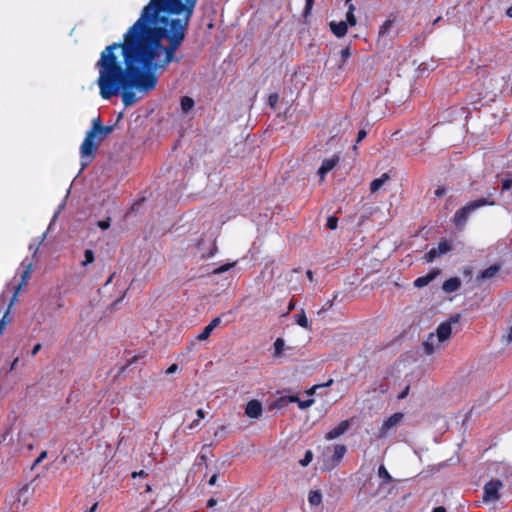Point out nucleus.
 I'll use <instances>...</instances> for the list:
<instances>
[{
  "label": "nucleus",
  "instance_id": "nucleus-17",
  "mask_svg": "<svg viewBox=\"0 0 512 512\" xmlns=\"http://www.w3.org/2000/svg\"><path fill=\"white\" fill-rule=\"evenodd\" d=\"M388 179L389 175L387 173H384L381 177L374 179L370 184L371 193L377 192Z\"/></svg>",
  "mask_w": 512,
  "mask_h": 512
},
{
  "label": "nucleus",
  "instance_id": "nucleus-11",
  "mask_svg": "<svg viewBox=\"0 0 512 512\" xmlns=\"http://www.w3.org/2000/svg\"><path fill=\"white\" fill-rule=\"evenodd\" d=\"M500 269H501V265H499V264H492L491 266H489L485 270L481 271L477 275L476 281L480 282V281H484V280H487V279H491V278H493V277H495L497 275V273L500 271Z\"/></svg>",
  "mask_w": 512,
  "mask_h": 512
},
{
  "label": "nucleus",
  "instance_id": "nucleus-55",
  "mask_svg": "<svg viewBox=\"0 0 512 512\" xmlns=\"http://www.w3.org/2000/svg\"><path fill=\"white\" fill-rule=\"evenodd\" d=\"M295 309V302L293 300L290 301L289 305H288V311H292Z\"/></svg>",
  "mask_w": 512,
  "mask_h": 512
},
{
  "label": "nucleus",
  "instance_id": "nucleus-40",
  "mask_svg": "<svg viewBox=\"0 0 512 512\" xmlns=\"http://www.w3.org/2000/svg\"><path fill=\"white\" fill-rule=\"evenodd\" d=\"M367 135V132L364 129H360L357 135V143H360Z\"/></svg>",
  "mask_w": 512,
  "mask_h": 512
},
{
  "label": "nucleus",
  "instance_id": "nucleus-3",
  "mask_svg": "<svg viewBox=\"0 0 512 512\" xmlns=\"http://www.w3.org/2000/svg\"><path fill=\"white\" fill-rule=\"evenodd\" d=\"M494 205L493 201H489L487 198H480L474 201H471L467 203L462 208L458 209L452 219V222L454 225L461 229L465 226L469 215L477 210L478 208L484 207V206H492Z\"/></svg>",
  "mask_w": 512,
  "mask_h": 512
},
{
  "label": "nucleus",
  "instance_id": "nucleus-18",
  "mask_svg": "<svg viewBox=\"0 0 512 512\" xmlns=\"http://www.w3.org/2000/svg\"><path fill=\"white\" fill-rule=\"evenodd\" d=\"M181 110L184 113H188L190 110L193 109L195 102L194 100L189 96H183L180 100Z\"/></svg>",
  "mask_w": 512,
  "mask_h": 512
},
{
  "label": "nucleus",
  "instance_id": "nucleus-41",
  "mask_svg": "<svg viewBox=\"0 0 512 512\" xmlns=\"http://www.w3.org/2000/svg\"><path fill=\"white\" fill-rule=\"evenodd\" d=\"M446 194V189L444 187H439L435 190V197L440 198Z\"/></svg>",
  "mask_w": 512,
  "mask_h": 512
},
{
  "label": "nucleus",
  "instance_id": "nucleus-15",
  "mask_svg": "<svg viewBox=\"0 0 512 512\" xmlns=\"http://www.w3.org/2000/svg\"><path fill=\"white\" fill-rule=\"evenodd\" d=\"M437 338L434 333H430L423 341L422 345L426 354L430 355L435 351V343Z\"/></svg>",
  "mask_w": 512,
  "mask_h": 512
},
{
  "label": "nucleus",
  "instance_id": "nucleus-47",
  "mask_svg": "<svg viewBox=\"0 0 512 512\" xmlns=\"http://www.w3.org/2000/svg\"><path fill=\"white\" fill-rule=\"evenodd\" d=\"M46 457H47V452H46V451L41 452V453H40V455L38 456V458L36 459L35 464L40 463V462H41V461H43Z\"/></svg>",
  "mask_w": 512,
  "mask_h": 512
},
{
  "label": "nucleus",
  "instance_id": "nucleus-60",
  "mask_svg": "<svg viewBox=\"0 0 512 512\" xmlns=\"http://www.w3.org/2000/svg\"><path fill=\"white\" fill-rule=\"evenodd\" d=\"M151 491V486L150 485H147L146 486V492H150Z\"/></svg>",
  "mask_w": 512,
  "mask_h": 512
},
{
  "label": "nucleus",
  "instance_id": "nucleus-36",
  "mask_svg": "<svg viewBox=\"0 0 512 512\" xmlns=\"http://www.w3.org/2000/svg\"><path fill=\"white\" fill-rule=\"evenodd\" d=\"M313 4H314V0H306L305 9H304L305 15L310 13V11L312 10Z\"/></svg>",
  "mask_w": 512,
  "mask_h": 512
},
{
  "label": "nucleus",
  "instance_id": "nucleus-46",
  "mask_svg": "<svg viewBox=\"0 0 512 512\" xmlns=\"http://www.w3.org/2000/svg\"><path fill=\"white\" fill-rule=\"evenodd\" d=\"M199 423H200V420H199V419H195V420H193V421L189 424L188 428H189L190 430H193V429H195V428H197V427L199 426Z\"/></svg>",
  "mask_w": 512,
  "mask_h": 512
},
{
  "label": "nucleus",
  "instance_id": "nucleus-32",
  "mask_svg": "<svg viewBox=\"0 0 512 512\" xmlns=\"http://www.w3.org/2000/svg\"><path fill=\"white\" fill-rule=\"evenodd\" d=\"M312 459H313V453H312V451L307 450V451H306V453H305V455H304V458H303V459H301V460L299 461V463H300V465H301V466H307L308 464H310V463H311Z\"/></svg>",
  "mask_w": 512,
  "mask_h": 512
},
{
  "label": "nucleus",
  "instance_id": "nucleus-24",
  "mask_svg": "<svg viewBox=\"0 0 512 512\" xmlns=\"http://www.w3.org/2000/svg\"><path fill=\"white\" fill-rule=\"evenodd\" d=\"M84 261L82 262V266H87L88 264H91L95 260L94 252L91 249H86L84 253Z\"/></svg>",
  "mask_w": 512,
  "mask_h": 512
},
{
  "label": "nucleus",
  "instance_id": "nucleus-31",
  "mask_svg": "<svg viewBox=\"0 0 512 512\" xmlns=\"http://www.w3.org/2000/svg\"><path fill=\"white\" fill-rule=\"evenodd\" d=\"M327 228L335 230L338 226V218L336 216H329L326 222Z\"/></svg>",
  "mask_w": 512,
  "mask_h": 512
},
{
  "label": "nucleus",
  "instance_id": "nucleus-49",
  "mask_svg": "<svg viewBox=\"0 0 512 512\" xmlns=\"http://www.w3.org/2000/svg\"><path fill=\"white\" fill-rule=\"evenodd\" d=\"M408 392H409V386H407L399 395H398V399H404L407 395H408Z\"/></svg>",
  "mask_w": 512,
  "mask_h": 512
},
{
  "label": "nucleus",
  "instance_id": "nucleus-44",
  "mask_svg": "<svg viewBox=\"0 0 512 512\" xmlns=\"http://www.w3.org/2000/svg\"><path fill=\"white\" fill-rule=\"evenodd\" d=\"M41 348H42V345H41L40 343H37V344L33 347L32 351H31V355H32V356L37 355V354H38V352L41 350Z\"/></svg>",
  "mask_w": 512,
  "mask_h": 512
},
{
  "label": "nucleus",
  "instance_id": "nucleus-53",
  "mask_svg": "<svg viewBox=\"0 0 512 512\" xmlns=\"http://www.w3.org/2000/svg\"><path fill=\"white\" fill-rule=\"evenodd\" d=\"M176 370H177V365H176V364H172V365L168 368L167 373H174Z\"/></svg>",
  "mask_w": 512,
  "mask_h": 512
},
{
  "label": "nucleus",
  "instance_id": "nucleus-33",
  "mask_svg": "<svg viewBox=\"0 0 512 512\" xmlns=\"http://www.w3.org/2000/svg\"><path fill=\"white\" fill-rule=\"evenodd\" d=\"M27 493H28V487H23L21 490H19L18 496H17V502L23 501V505H25L27 502V497H26Z\"/></svg>",
  "mask_w": 512,
  "mask_h": 512
},
{
  "label": "nucleus",
  "instance_id": "nucleus-29",
  "mask_svg": "<svg viewBox=\"0 0 512 512\" xmlns=\"http://www.w3.org/2000/svg\"><path fill=\"white\" fill-rule=\"evenodd\" d=\"M234 265H235V263H227V264L221 265L213 270V274H216V275L222 274V273L228 271L229 269H231Z\"/></svg>",
  "mask_w": 512,
  "mask_h": 512
},
{
  "label": "nucleus",
  "instance_id": "nucleus-43",
  "mask_svg": "<svg viewBox=\"0 0 512 512\" xmlns=\"http://www.w3.org/2000/svg\"><path fill=\"white\" fill-rule=\"evenodd\" d=\"M512 187V179H505L502 182V188L503 190H508Z\"/></svg>",
  "mask_w": 512,
  "mask_h": 512
},
{
  "label": "nucleus",
  "instance_id": "nucleus-25",
  "mask_svg": "<svg viewBox=\"0 0 512 512\" xmlns=\"http://www.w3.org/2000/svg\"><path fill=\"white\" fill-rule=\"evenodd\" d=\"M435 248L437 249L438 253L441 256L442 254H445L448 251H450L451 245L447 241H441L438 243L437 247H435Z\"/></svg>",
  "mask_w": 512,
  "mask_h": 512
},
{
  "label": "nucleus",
  "instance_id": "nucleus-2",
  "mask_svg": "<svg viewBox=\"0 0 512 512\" xmlns=\"http://www.w3.org/2000/svg\"><path fill=\"white\" fill-rule=\"evenodd\" d=\"M114 131L113 125H103L100 116L92 120L91 128L86 132L80 146L82 168L88 166L96 157L101 143Z\"/></svg>",
  "mask_w": 512,
  "mask_h": 512
},
{
  "label": "nucleus",
  "instance_id": "nucleus-1",
  "mask_svg": "<svg viewBox=\"0 0 512 512\" xmlns=\"http://www.w3.org/2000/svg\"><path fill=\"white\" fill-rule=\"evenodd\" d=\"M198 0H150L140 17L128 28L122 42L100 53L95 67L97 85L104 100L121 95L125 107L138 101L135 91L147 94L158 84L177 56Z\"/></svg>",
  "mask_w": 512,
  "mask_h": 512
},
{
  "label": "nucleus",
  "instance_id": "nucleus-48",
  "mask_svg": "<svg viewBox=\"0 0 512 512\" xmlns=\"http://www.w3.org/2000/svg\"><path fill=\"white\" fill-rule=\"evenodd\" d=\"M217 479H218V474H213V475L210 477V479H209V481H208V484H209L210 486L215 485V484H216V482H217Z\"/></svg>",
  "mask_w": 512,
  "mask_h": 512
},
{
  "label": "nucleus",
  "instance_id": "nucleus-59",
  "mask_svg": "<svg viewBox=\"0 0 512 512\" xmlns=\"http://www.w3.org/2000/svg\"><path fill=\"white\" fill-rule=\"evenodd\" d=\"M113 276H114V274H112V275L109 277V279H108V280H107V282H106V285H107V284H109V283H111V281H112V279H113Z\"/></svg>",
  "mask_w": 512,
  "mask_h": 512
},
{
  "label": "nucleus",
  "instance_id": "nucleus-51",
  "mask_svg": "<svg viewBox=\"0 0 512 512\" xmlns=\"http://www.w3.org/2000/svg\"><path fill=\"white\" fill-rule=\"evenodd\" d=\"M506 342L511 343L512 342V326L509 328V332L506 335Z\"/></svg>",
  "mask_w": 512,
  "mask_h": 512
},
{
  "label": "nucleus",
  "instance_id": "nucleus-62",
  "mask_svg": "<svg viewBox=\"0 0 512 512\" xmlns=\"http://www.w3.org/2000/svg\"><path fill=\"white\" fill-rule=\"evenodd\" d=\"M352 0H345L347 4H350Z\"/></svg>",
  "mask_w": 512,
  "mask_h": 512
},
{
  "label": "nucleus",
  "instance_id": "nucleus-4",
  "mask_svg": "<svg viewBox=\"0 0 512 512\" xmlns=\"http://www.w3.org/2000/svg\"><path fill=\"white\" fill-rule=\"evenodd\" d=\"M458 317H459L458 315L455 317H451L449 322L441 323L438 326L436 334H435L438 343H442L450 338L451 333H452L451 322H454V323L457 322Z\"/></svg>",
  "mask_w": 512,
  "mask_h": 512
},
{
  "label": "nucleus",
  "instance_id": "nucleus-6",
  "mask_svg": "<svg viewBox=\"0 0 512 512\" xmlns=\"http://www.w3.org/2000/svg\"><path fill=\"white\" fill-rule=\"evenodd\" d=\"M404 418V414L402 412H396L390 417H388L382 424V426L379 429V436L383 437L385 436L390 429L398 425Z\"/></svg>",
  "mask_w": 512,
  "mask_h": 512
},
{
  "label": "nucleus",
  "instance_id": "nucleus-20",
  "mask_svg": "<svg viewBox=\"0 0 512 512\" xmlns=\"http://www.w3.org/2000/svg\"><path fill=\"white\" fill-rule=\"evenodd\" d=\"M308 502L312 506H318L322 502V494L318 490L310 491L308 496Z\"/></svg>",
  "mask_w": 512,
  "mask_h": 512
},
{
  "label": "nucleus",
  "instance_id": "nucleus-13",
  "mask_svg": "<svg viewBox=\"0 0 512 512\" xmlns=\"http://www.w3.org/2000/svg\"><path fill=\"white\" fill-rule=\"evenodd\" d=\"M461 287V281L458 277H452L444 281L442 289L446 293L456 292Z\"/></svg>",
  "mask_w": 512,
  "mask_h": 512
},
{
  "label": "nucleus",
  "instance_id": "nucleus-39",
  "mask_svg": "<svg viewBox=\"0 0 512 512\" xmlns=\"http://www.w3.org/2000/svg\"><path fill=\"white\" fill-rule=\"evenodd\" d=\"M333 384V379H329L326 383L322 384V385H314L312 388H311V393L314 392L317 388L319 387H329Z\"/></svg>",
  "mask_w": 512,
  "mask_h": 512
},
{
  "label": "nucleus",
  "instance_id": "nucleus-16",
  "mask_svg": "<svg viewBox=\"0 0 512 512\" xmlns=\"http://www.w3.org/2000/svg\"><path fill=\"white\" fill-rule=\"evenodd\" d=\"M378 476L381 479V485H387L394 481L388 470L384 465H380L378 468Z\"/></svg>",
  "mask_w": 512,
  "mask_h": 512
},
{
  "label": "nucleus",
  "instance_id": "nucleus-35",
  "mask_svg": "<svg viewBox=\"0 0 512 512\" xmlns=\"http://www.w3.org/2000/svg\"><path fill=\"white\" fill-rule=\"evenodd\" d=\"M279 96L277 93H272L269 95L268 101L271 107H275L278 103Z\"/></svg>",
  "mask_w": 512,
  "mask_h": 512
},
{
  "label": "nucleus",
  "instance_id": "nucleus-5",
  "mask_svg": "<svg viewBox=\"0 0 512 512\" xmlns=\"http://www.w3.org/2000/svg\"><path fill=\"white\" fill-rule=\"evenodd\" d=\"M502 487L500 480H490L484 485V499L485 500H496L499 498V490Z\"/></svg>",
  "mask_w": 512,
  "mask_h": 512
},
{
  "label": "nucleus",
  "instance_id": "nucleus-14",
  "mask_svg": "<svg viewBox=\"0 0 512 512\" xmlns=\"http://www.w3.org/2000/svg\"><path fill=\"white\" fill-rule=\"evenodd\" d=\"M30 265L27 267V269L22 273L21 275V282L17 285V287L15 288V291H14V294L11 298V304L13 302H15L17 300V297H18V293L19 291L21 290L22 286L23 285H26L27 283V280L29 279L30 277Z\"/></svg>",
  "mask_w": 512,
  "mask_h": 512
},
{
  "label": "nucleus",
  "instance_id": "nucleus-54",
  "mask_svg": "<svg viewBox=\"0 0 512 512\" xmlns=\"http://www.w3.org/2000/svg\"><path fill=\"white\" fill-rule=\"evenodd\" d=\"M432 512H446V509L443 506H438L435 507Z\"/></svg>",
  "mask_w": 512,
  "mask_h": 512
},
{
  "label": "nucleus",
  "instance_id": "nucleus-22",
  "mask_svg": "<svg viewBox=\"0 0 512 512\" xmlns=\"http://www.w3.org/2000/svg\"><path fill=\"white\" fill-rule=\"evenodd\" d=\"M295 319H296V323L299 326H301L303 328H307L309 326L308 319H307L305 311L303 309H301V311L295 315Z\"/></svg>",
  "mask_w": 512,
  "mask_h": 512
},
{
  "label": "nucleus",
  "instance_id": "nucleus-23",
  "mask_svg": "<svg viewBox=\"0 0 512 512\" xmlns=\"http://www.w3.org/2000/svg\"><path fill=\"white\" fill-rule=\"evenodd\" d=\"M439 256L440 254L438 253L437 249L433 247L427 253H425L424 259L426 262H432Z\"/></svg>",
  "mask_w": 512,
  "mask_h": 512
},
{
  "label": "nucleus",
  "instance_id": "nucleus-42",
  "mask_svg": "<svg viewBox=\"0 0 512 512\" xmlns=\"http://www.w3.org/2000/svg\"><path fill=\"white\" fill-rule=\"evenodd\" d=\"M0 321H4V329H5L6 325L11 321V318L9 317V309L5 312V314L0 319Z\"/></svg>",
  "mask_w": 512,
  "mask_h": 512
},
{
  "label": "nucleus",
  "instance_id": "nucleus-34",
  "mask_svg": "<svg viewBox=\"0 0 512 512\" xmlns=\"http://www.w3.org/2000/svg\"><path fill=\"white\" fill-rule=\"evenodd\" d=\"M97 226L102 230H107L110 227V218L98 221Z\"/></svg>",
  "mask_w": 512,
  "mask_h": 512
},
{
  "label": "nucleus",
  "instance_id": "nucleus-37",
  "mask_svg": "<svg viewBox=\"0 0 512 512\" xmlns=\"http://www.w3.org/2000/svg\"><path fill=\"white\" fill-rule=\"evenodd\" d=\"M221 323V318L220 317H216L214 318L209 324L208 326L214 330L218 325H220Z\"/></svg>",
  "mask_w": 512,
  "mask_h": 512
},
{
  "label": "nucleus",
  "instance_id": "nucleus-30",
  "mask_svg": "<svg viewBox=\"0 0 512 512\" xmlns=\"http://www.w3.org/2000/svg\"><path fill=\"white\" fill-rule=\"evenodd\" d=\"M393 21L390 19H387L380 27L379 34L384 35L386 34L392 27Z\"/></svg>",
  "mask_w": 512,
  "mask_h": 512
},
{
  "label": "nucleus",
  "instance_id": "nucleus-63",
  "mask_svg": "<svg viewBox=\"0 0 512 512\" xmlns=\"http://www.w3.org/2000/svg\"><path fill=\"white\" fill-rule=\"evenodd\" d=\"M440 20V17L436 18V20L434 21V23L438 22Z\"/></svg>",
  "mask_w": 512,
  "mask_h": 512
},
{
  "label": "nucleus",
  "instance_id": "nucleus-21",
  "mask_svg": "<svg viewBox=\"0 0 512 512\" xmlns=\"http://www.w3.org/2000/svg\"><path fill=\"white\" fill-rule=\"evenodd\" d=\"M347 448L343 444H338L334 447V453L332 459L336 462H339L345 455Z\"/></svg>",
  "mask_w": 512,
  "mask_h": 512
},
{
  "label": "nucleus",
  "instance_id": "nucleus-50",
  "mask_svg": "<svg viewBox=\"0 0 512 512\" xmlns=\"http://www.w3.org/2000/svg\"><path fill=\"white\" fill-rule=\"evenodd\" d=\"M196 415H197V419H199V420H201L205 417V413H204L203 409H198L196 411Z\"/></svg>",
  "mask_w": 512,
  "mask_h": 512
},
{
  "label": "nucleus",
  "instance_id": "nucleus-10",
  "mask_svg": "<svg viewBox=\"0 0 512 512\" xmlns=\"http://www.w3.org/2000/svg\"><path fill=\"white\" fill-rule=\"evenodd\" d=\"M440 274L439 269H433L428 274L424 276H420L414 281V286L416 288H423L427 286L430 282H432L438 275Z\"/></svg>",
  "mask_w": 512,
  "mask_h": 512
},
{
  "label": "nucleus",
  "instance_id": "nucleus-38",
  "mask_svg": "<svg viewBox=\"0 0 512 512\" xmlns=\"http://www.w3.org/2000/svg\"><path fill=\"white\" fill-rule=\"evenodd\" d=\"M148 476V473L144 470H140V471H134L132 474H131V477L132 478H136V477H142V478H145Z\"/></svg>",
  "mask_w": 512,
  "mask_h": 512
},
{
  "label": "nucleus",
  "instance_id": "nucleus-57",
  "mask_svg": "<svg viewBox=\"0 0 512 512\" xmlns=\"http://www.w3.org/2000/svg\"><path fill=\"white\" fill-rule=\"evenodd\" d=\"M506 15L512 18V5L506 10Z\"/></svg>",
  "mask_w": 512,
  "mask_h": 512
},
{
  "label": "nucleus",
  "instance_id": "nucleus-12",
  "mask_svg": "<svg viewBox=\"0 0 512 512\" xmlns=\"http://www.w3.org/2000/svg\"><path fill=\"white\" fill-rule=\"evenodd\" d=\"M329 27H330L332 33L337 38L344 37L347 34V31H348V25H347V23L345 21H340V22L331 21L329 23Z\"/></svg>",
  "mask_w": 512,
  "mask_h": 512
},
{
  "label": "nucleus",
  "instance_id": "nucleus-9",
  "mask_svg": "<svg viewBox=\"0 0 512 512\" xmlns=\"http://www.w3.org/2000/svg\"><path fill=\"white\" fill-rule=\"evenodd\" d=\"M263 407L260 401L258 400H250L245 408V414L249 418L257 419L262 415Z\"/></svg>",
  "mask_w": 512,
  "mask_h": 512
},
{
  "label": "nucleus",
  "instance_id": "nucleus-8",
  "mask_svg": "<svg viewBox=\"0 0 512 512\" xmlns=\"http://www.w3.org/2000/svg\"><path fill=\"white\" fill-rule=\"evenodd\" d=\"M339 162V157L334 155L331 158L324 159L320 168L318 169V175L320 180L323 181L328 172H330Z\"/></svg>",
  "mask_w": 512,
  "mask_h": 512
},
{
  "label": "nucleus",
  "instance_id": "nucleus-7",
  "mask_svg": "<svg viewBox=\"0 0 512 512\" xmlns=\"http://www.w3.org/2000/svg\"><path fill=\"white\" fill-rule=\"evenodd\" d=\"M351 426V420H343L336 427L325 434V439L330 441L343 435Z\"/></svg>",
  "mask_w": 512,
  "mask_h": 512
},
{
  "label": "nucleus",
  "instance_id": "nucleus-19",
  "mask_svg": "<svg viewBox=\"0 0 512 512\" xmlns=\"http://www.w3.org/2000/svg\"><path fill=\"white\" fill-rule=\"evenodd\" d=\"M354 11H355V6L354 4L350 3L348 4V10H347V13H346V23L347 25L349 26H355L356 23H357V19L354 15Z\"/></svg>",
  "mask_w": 512,
  "mask_h": 512
},
{
  "label": "nucleus",
  "instance_id": "nucleus-26",
  "mask_svg": "<svg viewBox=\"0 0 512 512\" xmlns=\"http://www.w3.org/2000/svg\"><path fill=\"white\" fill-rule=\"evenodd\" d=\"M350 56H351L350 47L346 46L344 49L341 50V63L339 64V68H341L347 62V60L350 58Z\"/></svg>",
  "mask_w": 512,
  "mask_h": 512
},
{
  "label": "nucleus",
  "instance_id": "nucleus-45",
  "mask_svg": "<svg viewBox=\"0 0 512 512\" xmlns=\"http://www.w3.org/2000/svg\"><path fill=\"white\" fill-rule=\"evenodd\" d=\"M313 403V400H306V401H302V402H299V407L304 409V408H307L309 407L311 404Z\"/></svg>",
  "mask_w": 512,
  "mask_h": 512
},
{
  "label": "nucleus",
  "instance_id": "nucleus-61",
  "mask_svg": "<svg viewBox=\"0 0 512 512\" xmlns=\"http://www.w3.org/2000/svg\"><path fill=\"white\" fill-rule=\"evenodd\" d=\"M201 460H205L206 459V456L205 455H201Z\"/></svg>",
  "mask_w": 512,
  "mask_h": 512
},
{
  "label": "nucleus",
  "instance_id": "nucleus-52",
  "mask_svg": "<svg viewBox=\"0 0 512 512\" xmlns=\"http://www.w3.org/2000/svg\"><path fill=\"white\" fill-rule=\"evenodd\" d=\"M217 501L214 499V498H210L208 501H207V506L208 507H214L216 505Z\"/></svg>",
  "mask_w": 512,
  "mask_h": 512
},
{
  "label": "nucleus",
  "instance_id": "nucleus-56",
  "mask_svg": "<svg viewBox=\"0 0 512 512\" xmlns=\"http://www.w3.org/2000/svg\"><path fill=\"white\" fill-rule=\"evenodd\" d=\"M306 276L310 281H313V272L311 270L306 272Z\"/></svg>",
  "mask_w": 512,
  "mask_h": 512
},
{
  "label": "nucleus",
  "instance_id": "nucleus-27",
  "mask_svg": "<svg viewBox=\"0 0 512 512\" xmlns=\"http://www.w3.org/2000/svg\"><path fill=\"white\" fill-rule=\"evenodd\" d=\"M212 332H213V330L207 325L202 330V332L200 334H198L197 339L199 341H205V340H207L210 337Z\"/></svg>",
  "mask_w": 512,
  "mask_h": 512
},
{
  "label": "nucleus",
  "instance_id": "nucleus-58",
  "mask_svg": "<svg viewBox=\"0 0 512 512\" xmlns=\"http://www.w3.org/2000/svg\"><path fill=\"white\" fill-rule=\"evenodd\" d=\"M4 321H0V336L4 333Z\"/></svg>",
  "mask_w": 512,
  "mask_h": 512
},
{
  "label": "nucleus",
  "instance_id": "nucleus-28",
  "mask_svg": "<svg viewBox=\"0 0 512 512\" xmlns=\"http://www.w3.org/2000/svg\"><path fill=\"white\" fill-rule=\"evenodd\" d=\"M285 342L282 338H277L274 342L275 355H279L284 350Z\"/></svg>",
  "mask_w": 512,
  "mask_h": 512
}]
</instances>
